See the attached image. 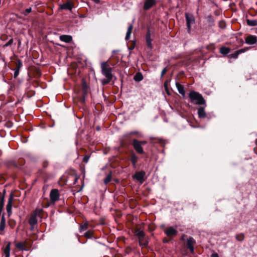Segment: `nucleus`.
Wrapping results in <instances>:
<instances>
[{
    "label": "nucleus",
    "mask_w": 257,
    "mask_h": 257,
    "mask_svg": "<svg viewBox=\"0 0 257 257\" xmlns=\"http://www.w3.org/2000/svg\"><path fill=\"white\" fill-rule=\"evenodd\" d=\"M101 73L106 78L103 82V84L108 83L112 79V69L110 66L108 62H102L100 64Z\"/></svg>",
    "instance_id": "obj_1"
},
{
    "label": "nucleus",
    "mask_w": 257,
    "mask_h": 257,
    "mask_svg": "<svg viewBox=\"0 0 257 257\" xmlns=\"http://www.w3.org/2000/svg\"><path fill=\"white\" fill-rule=\"evenodd\" d=\"M191 102L194 104L201 105L205 103V100L198 92L194 91H191L188 94Z\"/></svg>",
    "instance_id": "obj_2"
},
{
    "label": "nucleus",
    "mask_w": 257,
    "mask_h": 257,
    "mask_svg": "<svg viewBox=\"0 0 257 257\" xmlns=\"http://www.w3.org/2000/svg\"><path fill=\"white\" fill-rule=\"evenodd\" d=\"M185 18L186 20L187 27L188 32L191 30V25L195 23V18L192 15L185 14Z\"/></svg>",
    "instance_id": "obj_3"
},
{
    "label": "nucleus",
    "mask_w": 257,
    "mask_h": 257,
    "mask_svg": "<svg viewBox=\"0 0 257 257\" xmlns=\"http://www.w3.org/2000/svg\"><path fill=\"white\" fill-rule=\"evenodd\" d=\"M146 173L143 171L137 172L133 176V178L134 179L139 181L141 184H142L145 181L144 177Z\"/></svg>",
    "instance_id": "obj_4"
},
{
    "label": "nucleus",
    "mask_w": 257,
    "mask_h": 257,
    "mask_svg": "<svg viewBox=\"0 0 257 257\" xmlns=\"http://www.w3.org/2000/svg\"><path fill=\"white\" fill-rule=\"evenodd\" d=\"M133 145L135 150L139 154H143L144 153L143 149L141 146L140 141L137 140H134L133 142Z\"/></svg>",
    "instance_id": "obj_5"
},
{
    "label": "nucleus",
    "mask_w": 257,
    "mask_h": 257,
    "mask_svg": "<svg viewBox=\"0 0 257 257\" xmlns=\"http://www.w3.org/2000/svg\"><path fill=\"white\" fill-rule=\"evenodd\" d=\"M50 197L52 201L55 202L57 201L59 198V194L58 189H55L52 190L50 193Z\"/></svg>",
    "instance_id": "obj_6"
},
{
    "label": "nucleus",
    "mask_w": 257,
    "mask_h": 257,
    "mask_svg": "<svg viewBox=\"0 0 257 257\" xmlns=\"http://www.w3.org/2000/svg\"><path fill=\"white\" fill-rule=\"evenodd\" d=\"M245 43L248 45H253L257 42V37L255 36L250 35L245 39Z\"/></svg>",
    "instance_id": "obj_7"
},
{
    "label": "nucleus",
    "mask_w": 257,
    "mask_h": 257,
    "mask_svg": "<svg viewBox=\"0 0 257 257\" xmlns=\"http://www.w3.org/2000/svg\"><path fill=\"white\" fill-rule=\"evenodd\" d=\"M156 3V0H145L143 9L145 10H148L154 6Z\"/></svg>",
    "instance_id": "obj_8"
},
{
    "label": "nucleus",
    "mask_w": 257,
    "mask_h": 257,
    "mask_svg": "<svg viewBox=\"0 0 257 257\" xmlns=\"http://www.w3.org/2000/svg\"><path fill=\"white\" fill-rule=\"evenodd\" d=\"M92 227V225L87 221L83 222L79 225V231L82 232L86 231L87 229Z\"/></svg>",
    "instance_id": "obj_9"
},
{
    "label": "nucleus",
    "mask_w": 257,
    "mask_h": 257,
    "mask_svg": "<svg viewBox=\"0 0 257 257\" xmlns=\"http://www.w3.org/2000/svg\"><path fill=\"white\" fill-rule=\"evenodd\" d=\"M165 233L168 236H172L176 235L177 233V230L173 227H169L165 230Z\"/></svg>",
    "instance_id": "obj_10"
},
{
    "label": "nucleus",
    "mask_w": 257,
    "mask_h": 257,
    "mask_svg": "<svg viewBox=\"0 0 257 257\" xmlns=\"http://www.w3.org/2000/svg\"><path fill=\"white\" fill-rule=\"evenodd\" d=\"M26 242H17L15 246L21 250H28L29 247L27 246Z\"/></svg>",
    "instance_id": "obj_11"
},
{
    "label": "nucleus",
    "mask_w": 257,
    "mask_h": 257,
    "mask_svg": "<svg viewBox=\"0 0 257 257\" xmlns=\"http://www.w3.org/2000/svg\"><path fill=\"white\" fill-rule=\"evenodd\" d=\"M146 41L147 43V46L150 48H152V40L151 38V33L150 30H148L146 36Z\"/></svg>",
    "instance_id": "obj_12"
},
{
    "label": "nucleus",
    "mask_w": 257,
    "mask_h": 257,
    "mask_svg": "<svg viewBox=\"0 0 257 257\" xmlns=\"http://www.w3.org/2000/svg\"><path fill=\"white\" fill-rule=\"evenodd\" d=\"M10 245L11 243H9L7 245V246L4 248L3 252L5 257H10Z\"/></svg>",
    "instance_id": "obj_13"
},
{
    "label": "nucleus",
    "mask_w": 257,
    "mask_h": 257,
    "mask_svg": "<svg viewBox=\"0 0 257 257\" xmlns=\"http://www.w3.org/2000/svg\"><path fill=\"white\" fill-rule=\"evenodd\" d=\"M60 40L66 43H69L72 40V38L69 35H61L60 36Z\"/></svg>",
    "instance_id": "obj_14"
},
{
    "label": "nucleus",
    "mask_w": 257,
    "mask_h": 257,
    "mask_svg": "<svg viewBox=\"0 0 257 257\" xmlns=\"http://www.w3.org/2000/svg\"><path fill=\"white\" fill-rule=\"evenodd\" d=\"M176 87L177 88V90H178V92L181 95H182L183 97H184L185 95V91L184 90V88L183 86L181 84H179L178 82L176 83Z\"/></svg>",
    "instance_id": "obj_15"
},
{
    "label": "nucleus",
    "mask_w": 257,
    "mask_h": 257,
    "mask_svg": "<svg viewBox=\"0 0 257 257\" xmlns=\"http://www.w3.org/2000/svg\"><path fill=\"white\" fill-rule=\"evenodd\" d=\"M13 199L12 195L11 196V197L9 198V202L7 205V210L9 216H10L12 213V200Z\"/></svg>",
    "instance_id": "obj_16"
},
{
    "label": "nucleus",
    "mask_w": 257,
    "mask_h": 257,
    "mask_svg": "<svg viewBox=\"0 0 257 257\" xmlns=\"http://www.w3.org/2000/svg\"><path fill=\"white\" fill-rule=\"evenodd\" d=\"M84 235L87 239H96L97 237H93V231L91 230H88L84 233Z\"/></svg>",
    "instance_id": "obj_17"
},
{
    "label": "nucleus",
    "mask_w": 257,
    "mask_h": 257,
    "mask_svg": "<svg viewBox=\"0 0 257 257\" xmlns=\"http://www.w3.org/2000/svg\"><path fill=\"white\" fill-rule=\"evenodd\" d=\"M60 8L61 9L68 10L71 11L72 6L70 3H66L60 5Z\"/></svg>",
    "instance_id": "obj_18"
},
{
    "label": "nucleus",
    "mask_w": 257,
    "mask_h": 257,
    "mask_svg": "<svg viewBox=\"0 0 257 257\" xmlns=\"http://www.w3.org/2000/svg\"><path fill=\"white\" fill-rule=\"evenodd\" d=\"M37 217L36 216V215H33L32 214L30 218V220H29V223L31 225V226H34L35 225V224H37Z\"/></svg>",
    "instance_id": "obj_19"
},
{
    "label": "nucleus",
    "mask_w": 257,
    "mask_h": 257,
    "mask_svg": "<svg viewBox=\"0 0 257 257\" xmlns=\"http://www.w3.org/2000/svg\"><path fill=\"white\" fill-rule=\"evenodd\" d=\"M198 114L200 118H205L206 117V112L203 107H200L198 108Z\"/></svg>",
    "instance_id": "obj_20"
},
{
    "label": "nucleus",
    "mask_w": 257,
    "mask_h": 257,
    "mask_svg": "<svg viewBox=\"0 0 257 257\" xmlns=\"http://www.w3.org/2000/svg\"><path fill=\"white\" fill-rule=\"evenodd\" d=\"M133 29V26L132 24H131L129 26V27L127 28V31L125 36L126 40H128V39H130Z\"/></svg>",
    "instance_id": "obj_21"
},
{
    "label": "nucleus",
    "mask_w": 257,
    "mask_h": 257,
    "mask_svg": "<svg viewBox=\"0 0 257 257\" xmlns=\"http://www.w3.org/2000/svg\"><path fill=\"white\" fill-rule=\"evenodd\" d=\"M194 242H187V244L186 245L187 248L190 250L192 253H194Z\"/></svg>",
    "instance_id": "obj_22"
},
{
    "label": "nucleus",
    "mask_w": 257,
    "mask_h": 257,
    "mask_svg": "<svg viewBox=\"0 0 257 257\" xmlns=\"http://www.w3.org/2000/svg\"><path fill=\"white\" fill-rule=\"evenodd\" d=\"M135 234L139 237L140 239H141V238L143 237L145 235L144 232L140 229H136Z\"/></svg>",
    "instance_id": "obj_23"
},
{
    "label": "nucleus",
    "mask_w": 257,
    "mask_h": 257,
    "mask_svg": "<svg viewBox=\"0 0 257 257\" xmlns=\"http://www.w3.org/2000/svg\"><path fill=\"white\" fill-rule=\"evenodd\" d=\"M230 52V49L225 47H222L220 49V52L223 54L226 55Z\"/></svg>",
    "instance_id": "obj_24"
},
{
    "label": "nucleus",
    "mask_w": 257,
    "mask_h": 257,
    "mask_svg": "<svg viewBox=\"0 0 257 257\" xmlns=\"http://www.w3.org/2000/svg\"><path fill=\"white\" fill-rule=\"evenodd\" d=\"M247 24L249 26H257V21L256 20H249L247 19Z\"/></svg>",
    "instance_id": "obj_25"
},
{
    "label": "nucleus",
    "mask_w": 257,
    "mask_h": 257,
    "mask_svg": "<svg viewBox=\"0 0 257 257\" xmlns=\"http://www.w3.org/2000/svg\"><path fill=\"white\" fill-rule=\"evenodd\" d=\"M143 78V77L142 76V75L140 73H137L135 76H134V80L136 81H141Z\"/></svg>",
    "instance_id": "obj_26"
},
{
    "label": "nucleus",
    "mask_w": 257,
    "mask_h": 257,
    "mask_svg": "<svg viewBox=\"0 0 257 257\" xmlns=\"http://www.w3.org/2000/svg\"><path fill=\"white\" fill-rule=\"evenodd\" d=\"M137 161H138V157L135 155H132V156L131 157V162L134 166H136V164Z\"/></svg>",
    "instance_id": "obj_27"
},
{
    "label": "nucleus",
    "mask_w": 257,
    "mask_h": 257,
    "mask_svg": "<svg viewBox=\"0 0 257 257\" xmlns=\"http://www.w3.org/2000/svg\"><path fill=\"white\" fill-rule=\"evenodd\" d=\"M43 211V209L41 208H37L35 210L33 215H36V216L41 217V213Z\"/></svg>",
    "instance_id": "obj_28"
},
{
    "label": "nucleus",
    "mask_w": 257,
    "mask_h": 257,
    "mask_svg": "<svg viewBox=\"0 0 257 257\" xmlns=\"http://www.w3.org/2000/svg\"><path fill=\"white\" fill-rule=\"evenodd\" d=\"M111 179V174L110 173L109 174H108L106 176V177L105 178L104 180V182L105 184H107L108 183Z\"/></svg>",
    "instance_id": "obj_29"
},
{
    "label": "nucleus",
    "mask_w": 257,
    "mask_h": 257,
    "mask_svg": "<svg viewBox=\"0 0 257 257\" xmlns=\"http://www.w3.org/2000/svg\"><path fill=\"white\" fill-rule=\"evenodd\" d=\"M236 238L237 241H241L244 239V235L243 234H237L236 236Z\"/></svg>",
    "instance_id": "obj_30"
},
{
    "label": "nucleus",
    "mask_w": 257,
    "mask_h": 257,
    "mask_svg": "<svg viewBox=\"0 0 257 257\" xmlns=\"http://www.w3.org/2000/svg\"><path fill=\"white\" fill-rule=\"evenodd\" d=\"M13 43V39H11L10 40H9V41L7 42L5 45H4V47H8L10 45H11Z\"/></svg>",
    "instance_id": "obj_31"
},
{
    "label": "nucleus",
    "mask_w": 257,
    "mask_h": 257,
    "mask_svg": "<svg viewBox=\"0 0 257 257\" xmlns=\"http://www.w3.org/2000/svg\"><path fill=\"white\" fill-rule=\"evenodd\" d=\"M139 245L142 247H147L148 245V242H139Z\"/></svg>",
    "instance_id": "obj_32"
},
{
    "label": "nucleus",
    "mask_w": 257,
    "mask_h": 257,
    "mask_svg": "<svg viewBox=\"0 0 257 257\" xmlns=\"http://www.w3.org/2000/svg\"><path fill=\"white\" fill-rule=\"evenodd\" d=\"M22 66H23V64H22V61L20 60H19L17 63V68L16 69H19L20 70V68L22 67Z\"/></svg>",
    "instance_id": "obj_33"
},
{
    "label": "nucleus",
    "mask_w": 257,
    "mask_h": 257,
    "mask_svg": "<svg viewBox=\"0 0 257 257\" xmlns=\"http://www.w3.org/2000/svg\"><path fill=\"white\" fill-rule=\"evenodd\" d=\"M32 11L31 8H28L25 10V12H23V14L25 16H27L28 14H29Z\"/></svg>",
    "instance_id": "obj_34"
},
{
    "label": "nucleus",
    "mask_w": 257,
    "mask_h": 257,
    "mask_svg": "<svg viewBox=\"0 0 257 257\" xmlns=\"http://www.w3.org/2000/svg\"><path fill=\"white\" fill-rule=\"evenodd\" d=\"M6 223H0V231H3L5 228Z\"/></svg>",
    "instance_id": "obj_35"
},
{
    "label": "nucleus",
    "mask_w": 257,
    "mask_h": 257,
    "mask_svg": "<svg viewBox=\"0 0 257 257\" xmlns=\"http://www.w3.org/2000/svg\"><path fill=\"white\" fill-rule=\"evenodd\" d=\"M239 55V53H238L237 51L234 52V53L231 54V57L233 58H236Z\"/></svg>",
    "instance_id": "obj_36"
},
{
    "label": "nucleus",
    "mask_w": 257,
    "mask_h": 257,
    "mask_svg": "<svg viewBox=\"0 0 257 257\" xmlns=\"http://www.w3.org/2000/svg\"><path fill=\"white\" fill-rule=\"evenodd\" d=\"M4 204V196H3L0 199V207H3Z\"/></svg>",
    "instance_id": "obj_37"
},
{
    "label": "nucleus",
    "mask_w": 257,
    "mask_h": 257,
    "mask_svg": "<svg viewBox=\"0 0 257 257\" xmlns=\"http://www.w3.org/2000/svg\"><path fill=\"white\" fill-rule=\"evenodd\" d=\"M19 69H15V72H14V78H16L19 74Z\"/></svg>",
    "instance_id": "obj_38"
},
{
    "label": "nucleus",
    "mask_w": 257,
    "mask_h": 257,
    "mask_svg": "<svg viewBox=\"0 0 257 257\" xmlns=\"http://www.w3.org/2000/svg\"><path fill=\"white\" fill-rule=\"evenodd\" d=\"M89 159V157L85 156L83 158V161L85 163H87Z\"/></svg>",
    "instance_id": "obj_39"
},
{
    "label": "nucleus",
    "mask_w": 257,
    "mask_h": 257,
    "mask_svg": "<svg viewBox=\"0 0 257 257\" xmlns=\"http://www.w3.org/2000/svg\"><path fill=\"white\" fill-rule=\"evenodd\" d=\"M0 223H6V219L4 215H3Z\"/></svg>",
    "instance_id": "obj_40"
},
{
    "label": "nucleus",
    "mask_w": 257,
    "mask_h": 257,
    "mask_svg": "<svg viewBox=\"0 0 257 257\" xmlns=\"http://www.w3.org/2000/svg\"><path fill=\"white\" fill-rule=\"evenodd\" d=\"M238 53L239 54L245 52V50L243 49H240L239 50H237Z\"/></svg>",
    "instance_id": "obj_41"
},
{
    "label": "nucleus",
    "mask_w": 257,
    "mask_h": 257,
    "mask_svg": "<svg viewBox=\"0 0 257 257\" xmlns=\"http://www.w3.org/2000/svg\"><path fill=\"white\" fill-rule=\"evenodd\" d=\"M166 71H167V70H166V68L163 69V70H162V73H161V75L163 76L166 72Z\"/></svg>",
    "instance_id": "obj_42"
},
{
    "label": "nucleus",
    "mask_w": 257,
    "mask_h": 257,
    "mask_svg": "<svg viewBox=\"0 0 257 257\" xmlns=\"http://www.w3.org/2000/svg\"><path fill=\"white\" fill-rule=\"evenodd\" d=\"M211 257H219L218 255L216 253H212L211 255Z\"/></svg>",
    "instance_id": "obj_43"
},
{
    "label": "nucleus",
    "mask_w": 257,
    "mask_h": 257,
    "mask_svg": "<svg viewBox=\"0 0 257 257\" xmlns=\"http://www.w3.org/2000/svg\"><path fill=\"white\" fill-rule=\"evenodd\" d=\"M140 143H141V146L143 145H145V144H147V142L146 141H141V142H140Z\"/></svg>",
    "instance_id": "obj_44"
},
{
    "label": "nucleus",
    "mask_w": 257,
    "mask_h": 257,
    "mask_svg": "<svg viewBox=\"0 0 257 257\" xmlns=\"http://www.w3.org/2000/svg\"><path fill=\"white\" fill-rule=\"evenodd\" d=\"M93 1L97 3H98L99 2V0H93Z\"/></svg>",
    "instance_id": "obj_45"
},
{
    "label": "nucleus",
    "mask_w": 257,
    "mask_h": 257,
    "mask_svg": "<svg viewBox=\"0 0 257 257\" xmlns=\"http://www.w3.org/2000/svg\"><path fill=\"white\" fill-rule=\"evenodd\" d=\"M137 134V132H132V133H130V134H131V135H132V134Z\"/></svg>",
    "instance_id": "obj_46"
},
{
    "label": "nucleus",
    "mask_w": 257,
    "mask_h": 257,
    "mask_svg": "<svg viewBox=\"0 0 257 257\" xmlns=\"http://www.w3.org/2000/svg\"><path fill=\"white\" fill-rule=\"evenodd\" d=\"M192 239H193L192 238H190L188 240V241H193Z\"/></svg>",
    "instance_id": "obj_47"
},
{
    "label": "nucleus",
    "mask_w": 257,
    "mask_h": 257,
    "mask_svg": "<svg viewBox=\"0 0 257 257\" xmlns=\"http://www.w3.org/2000/svg\"><path fill=\"white\" fill-rule=\"evenodd\" d=\"M255 142L256 145H257V139H256V140H255Z\"/></svg>",
    "instance_id": "obj_48"
}]
</instances>
